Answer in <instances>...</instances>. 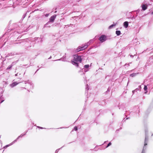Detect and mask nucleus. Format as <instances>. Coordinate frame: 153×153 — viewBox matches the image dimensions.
<instances>
[{
    "label": "nucleus",
    "instance_id": "obj_39",
    "mask_svg": "<svg viewBox=\"0 0 153 153\" xmlns=\"http://www.w3.org/2000/svg\"><path fill=\"white\" fill-rule=\"evenodd\" d=\"M130 63H128V64H126L125 65L126 66V65H128L127 66H129V64Z\"/></svg>",
    "mask_w": 153,
    "mask_h": 153
},
{
    "label": "nucleus",
    "instance_id": "obj_59",
    "mask_svg": "<svg viewBox=\"0 0 153 153\" xmlns=\"http://www.w3.org/2000/svg\"><path fill=\"white\" fill-rule=\"evenodd\" d=\"M26 0H25V1H26Z\"/></svg>",
    "mask_w": 153,
    "mask_h": 153
},
{
    "label": "nucleus",
    "instance_id": "obj_6",
    "mask_svg": "<svg viewBox=\"0 0 153 153\" xmlns=\"http://www.w3.org/2000/svg\"><path fill=\"white\" fill-rule=\"evenodd\" d=\"M107 37L105 35H102L99 38V40L102 42H103L106 40Z\"/></svg>",
    "mask_w": 153,
    "mask_h": 153
},
{
    "label": "nucleus",
    "instance_id": "obj_36",
    "mask_svg": "<svg viewBox=\"0 0 153 153\" xmlns=\"http://www.w3.org/2000/svg\"><path fill=\"white\" fill-rule=\"evenodd\" d=\"M138 88L139 89V91H140V89H141V86H138Z\"/></svg>",
    "mask_w": 153,
    "mask_h": 153
},
{
    "label": "nucleus",
    "instance_id": "obj_19",
    "mask_svg": "<svg viewBox=\"0 0 153 153\" xmlns=\"http://www.w3.org/2000/svg\"><path fill=\"white\" fill-rule=\"evenodd\" d=\"M132 13H129V15L130 16V17L129 18H131V19H133V18L135 19V17H134V16L132 17Z\"/></svg>",
    "mask_w": 153,
    "mask_h": 153
},
{
    "label": "nucleus",
    "instance_id": "obj_23",
    "mask_svg": "<svg viewBox=\"0 0 153 153\" xmlns=\"http://www.w3.org/2000/svg\"><path fill=\"white\" fill-rule=\"evenodd\" d=\"M85 89H86L87 91H88V90H89V88H88V85H86Z\"/></svg>",
    "mask_w": 153,
    "mask_h": 153
},
{
    "label": "nucleus",
    "instance_id": "obj_54",
    "mask_svg": "<svg viewBox=\"0 0 153 153\" xmlns=\"http://www.w3.org/2000/svg\"><path fill=\"white\" fill-rule=\"evenodd\" d=\"M34 10V11H36V10Z\"/></svg>",
    "mask_w": 153,
    "mask_h": 153
},
{
    "label": "nucleus",
    "instance_id": "obj_2",
    "mask_svg": "<svg viewBox=\"0 0 153 153\" xmlns=\"http://www.w3.org/2000/svg\"><path fill=\"white\" fill-rule=\"evenodd\" d=\"M1 7L3 5V8H5L4 7L6 5H13V2L11 0H1Z\"/></svg>",
    "mask_w": 153,
    "mask_h": 153
},
{
    "label": "nucleus",
    "instance_id": "obj_46",
    "mask_svg": "<svg viewBox=\"0 0 153 153\" xmlns=\"http://www.w3.org/2000/svg\"><path fill=\"white\" fill-rule=\"evenodd\" d=\"M108 142V141H105L104 142V143H106V142Z\"/></svg>",
    "mask_w": 153,
    "mask_h": 153
},
{
    "label": "nucleus",
    "instance_id": "obj_34",
    "mask_svg": "<svg viewBox=\"0 0 153 153\" xmlns=\"http://www.w3.org/2000/svg\"><path fill=\"white\" fill-rule=\"evenodd\" d=\"M134 90L135 91V92H137V91H139V89L138 88H137Z\"/></svg>",
    "mask_w": 153,
    "mask_h": 153
},
{
    "label": "nucleus",
    "instance_id": "obj_27",
    "mask_svg": "<svg viewBox=\"0 0 153 153\" xmlns=\"http://www.w3.org/2000/svg\"><path fill=\"white\" fill-rule=\"evenodd\" d=\"M2 97V96H1V103L2 102L4 101V99H2V97Z\"/></svg>",
    "mask_w": 153,
    "mask_h": 153
},
{
    "label": "nucleus",
    "instance_id": "obj_4",
    "mask_svg": "<svg viewBox=\"0 0 153 153\" xmlns=\"http://www.w3.org/2000/svg\"><path fill=\"white\" fill-rule=\"evenodd\" d=\"M74 61L79 62H81L82 60L81 56L77 55H75L74 56Z\"/></svg>",
    "mask_w": 153,
    "mask_h": 153
},
{
    "label": "nucleus",
    "instance_id": "obj_18",
    "mask_svg": "<svg viewBox=\"0 0 153 153\" xmlns=\"http://www.w3.org/2000/svg\"><path fill=\"white\" fill-rule=\"evenodd\" d=\"M89 65H85L84 66V68H85V69H89Z\"/></svg>",
    "mask_w": 153,
    "mask_h": 153
},
{
    "label": "nucleus",
    "instance_id": "obj_1",
    "mask_svg": "<svg viewBox=\"0 0 153 153\" xmlns=\"http://www.w3.org/2000/svg\"><path fill=\"white\" fill-rule=\"evenodd\" d=\"M93 42V39L90 40V41L85 43L84 45H82V46H79L77 48L76 50V52H78L80 51H82L85 50L86 48L88 46V45H89L90 44L92 43Z\"/></svg>",
    "mask_w": 153,
    "mask_h": 153
},
{
    "label": "nucleus",
    "instance_id": "obj_56",
    "mask_svg": "<svg viewBox=\"0 0 153 153\" xmlns=\"http://www.w3.org/2000/svg\"><path fill=\"white\" fill-rule=\"evenodd\" d=\"M30 85H31H31L30 84Z\"/></svg>",
    "mask_w": 153,
    "mask_h": 153
},
{
    "label": "nucleus",
    "instance_id": "obj_47",
    "mask_svg": "<svg viewBox=\"0 0 153 153\" xmlns=\"http://www.w3.org/2000/svg\"><path fill=\"white\" fill-rule=\"evenodd\" d=\"M39 69H38L37 70V71H36V72L35 73H36V72L37 71H38L39 70Z\"/></svg>",
    "mask_w": 153,
    "mask_h": 153
},
{
    "label": "nucleus",
    "instance_id": "obj_21",
    "mask_svg": "<svg viewBox=\"0 0 153 153\" xmlns=\"http://www.w3.org/2000/svg\"><path fill=\"white\" fill-rule=\"evenodd\" d=\"M16 54L15 53H9L7 55V56H12L13 55H15Z\"/></svg>",
    "mask_w": 153,
    "mask_h": 153
},
{
    "label": "nucleus",
    "instance_id": "obj_25",
    "mask_svg": "<svg viewBox=\"0 0 153 153\" xmlns=\"http://www.w3.org/2000/svg\"><path fill=\"white\" fill-rule=\"evenodd\" d=\"M13 142H13V143H12L11 145H7L6 146H4V149H6V148H7V147H8V146H9L11 145L13 143Z\"/></svg>",
    "mask_w": 153,
    "mask_h": 153
},
{
    "label": "nucleus",
    "instance_id": "obj_16",
    "mask_svg": "<svg viewBox=\"0 0 153 153\" xmlns=\"http://www.w3.org/2000/svg\"><path fill=\"white\" fill-rule=\"evenodd\" d=\"M88 70L89 69H85L84 68L82 69V71L83 72H84L85 73L88 71Z\"/></svg>",
    "mask_w": 153,
    "mask_h": 153
},
{
    "label": "nucleus",
    "instance_id": "obj_55",
    "mask_svg": "<svg viewBox=\"0 0 153 153\" xmlns=\"http://www.w3.org/2000/svg\"><path fill=\"white\" fill-rule=\"evenodd\" d=\"M56 11L55 12V13H56Z\"/></svg>",
    "mask_w": 153,
    "mask_h": 153
},
{
    "label": "nucleus",
    "instance_id": "obj_45",
    "mask_svg": "<svg viewBox=\"0 0 153 153\" xmlns=\"http://www.w3.org/2000/svg\"><path fill=\"white\" fill-rule=\"evenodd\" d=\"M18 75V73L15 74V76H17Z\"/></svg>",
    "mask_w": 153,
    "mask_h": 153
},
{
    "label": "nucleus",
    "instance_id": "obj_32",
    "mask_svg": "<svg viewBox=\"0 0 153 153\" xmlns=\"http://www.w3.org/2000/svg\"><path fill=\"white\" fill-rule=\"evenodd\" d=\"M26 13L24 15H23V16H22V18H23V19L26 16Z\"/></svg>",
    "mask_w": 153,
    "mask_h": 153
},
{
    "label": "nucleus",
    "instance_id": "obj_11",
    "mask_svg": "<svg viewBox=\"0 0 153 153\" xmlns=\"http://www.w3.org/2000/svg\"><path fill=\"white\" fill-rule=\"evenodd\" d=\"M128 22L126 21L123 23V26L126 28L128 27Z\"/></svg>",
    "mask_w": 153,
    "mask_h": 153
},
{
    "label": "nucleus",
    "instance_id": "obj_42",
    "mask_svg": "<svg viewBox=\"0 0 153 153\" xmlns=\"http://www.w3.org/2000/svg\"><path fill=\"white\" fill-rule=\"evenodd\" d=\"M129 117H127V118H126V120H124V121H125L126 120H128V119H129Z\"/></svg>",
    "mask_w": 153,
    "mask_h": 153
},
{
    "label": "nucleus",
    "instance_id": "obj_12",
    "mask_svg": "<svg viewBox=\"0 0 153 153\" xmlns=\"http://www.w3.org/2000/svg\"><path fill=\"white\" fill-rule=\"evenodd\" d=\"M66 60V56H63L62 58H61L59 59H58L56 60H55L58 61V60H62V61H65Z\"/></svg>",
    "mask_w": 153,
    "mask_h": 153
},
{
    "label": "nucleus",
    "instance_id": "obj_26",
    "mask_svg": "<svg viewBox=\"0 0 153 153\" xmlns=\"http://www.w3.org/2000/svg\"><path fill=\"white\" fill-rule=\"evenodd\" d=\"M111 142H109L107 145V146H106V148L108 147H109V146H110V145H111Z\"/></svg>",
    "mask_w": 153,
    "mask_h": 153
},
{
    "label": "nucleus",
    "instance_id": "obj_48",
    "mask_svg": "<svg viewBox=\"0 0 153 153\" xmlns=\"http://www.w3.org/2000/svg\"><path fill=\"white\" fill-rule=\"evenodd\" d=\"M65 26H68V27H69V25H65Z\"/></svg>",
    "mask_w": 153,
    "mask_h": 153
},
{
    "label": "nucleus",
    "instance_id": "obj_15",
    "mask_svg": "<svg viewBox=\"0 0 153 153\" xmlns=\"http://www.w3.org/2000/svg\"><path fill=\"white\" fill-rule=\"evenodd\" d=\"M138 74L133 73L130 75V76L133 77L135 76Z\"/></svg>",
    "mask_w": 153,
    "mask_h": 153
},
{
    "label": "nucleus",
    "instance_id": "obj_31",
    "mask_svg": "<svg viewBox=\"0 0 153 153\" xmlns=\"http://www.w3.org/2000/svg\"><path fill=\"white\" fill-rule=\"evenodd\" d=\"M3 82L4 83V84H5V85H4V87H6V85L7 84V82Z\"/></svg>",
    "mask_w": 153,
    "mask_h": 153
},
{
    "label": "nucleus",
    "instance_id": "obj_53",
    "mask_svg": "<svg viewBox=\"0 0 153 153\" xmlns=\"http://www.w3.org/2000/svg\"><path fill=\"white\" fill-rule=\"evenodd\" d=\"M32 88H33V85H32Z\"/></svg>",
    "mask_w": 153,
    "mask_h": 153
},
{
    "label": "nucleus",
    "instance_id": "obj_17",
    "mask_svg": "<svg viewBox=\"0 0 153 153\" xmlns=\"http://www.w3.org/2000/svg\"><path fill=\"white\" fill-rule=\"evenodd\" d=\"M146 149V147L145 146H144L141 153H145V150Z\"/></svg>",
    "mask_w": 153,
    "mask_h": 153
},
{
    "label": "nucleus",
    "instance_id": "obj_57",
    "mask_svg": "<svg viewBox=\"0 0 153 153\" xmlns=\"http://www.w3.org/2000/svg\"><path fill=\"white\" fill-rule=\"evenodd\" d=\"M25 74V73H24V74Z\"/></svg>",
    "mask_w": 153,
    "mask_h": 153
},
{
    "label": "nucleus",
    "instance_id": "obj_20",
    "mask_svg": "<svg viewBox=\"0 0 153 153\" xmlns=\"http://www.w3.org/2000/svg\"><path fill=\"white\" fill-rule=\"evenodd\" d=\"M116 25V24H113L111 25H110L109 27H108V28L109 29H111V28H113V27H114V26H115Z\"/></svg>",
    "mask_w": 153,
    "mask_h": 153
},
{
    "label": "nucleus",
    "instance_id": "obj_9",
    "mask_svg": "<svg viewBox=\"0 0 153 153\" xmlns=\"http://www.w3.org/2000/svg\"><path fill=\"white\" fill-rule=\"evenodd\" d=\"M18 83H17L16 82H14L12 83V84H10V86L11 87L13 88L14 87L16 86L17 85H18Z\"/></svg>",
    "mask_w": 153,
    "mask_h": 153
},
{
    "label": "nucleus",
    "instance_id": "obj_5",
    "mask_svg": "<svg viewBox=\"0 0 153 153\" xmlns=\"http://www.w3.org/2000/svg\"><path fill=\"white\" fill-rule=\"evenodd\" d=\"M56 15H54L52 16L49 19V21L45 25V26L47 25L50 22H53L55 19L56 18Z\"/></svg>",
    "mask_w": 153,
    "mask_h": 153
},
{
    "label": "nucleus",
    "instance_id": "obj_13",
    "mask_svg": "<svg viewBox=\"0 0 153 153\" xmlns=\"http://www.w3.org/2000/svg\"><path fill=\"white\" fill-rule=\"evenodd\" d=\"M147 89H148V88L147 87V86L146 85H145L144 88V89L145 91H146L145 92V94H147V92H148V91H147Z\"/></svg>",
    "mask_w": 153,
    "mask_h": 153
},
{
    "label": "nucleus",
    "instance_id": "obj_44",
    "mask_svg": "<svg viewBox=\"0 0 153 153\" xmlns=\"http://www.w3.org/2000/svg\"><path fill=\"white\" fill-rule=\"evenodd\" d=\"M51 56L49 58H48V59H51Z\"/></svg>",
    "mask_w": 153,
    "mask_h": 153
},
{
    "label": "nucleus",
    "instance_id": "obj_49",
    "mask_svg": "<svg viewBox=\"0 0 153 153\" xmlns=\"http://www.w3.org/2000/svg\"><path fill=\"white\" fill-rule=\"evenodd\" d=\"M80 0H77V1H80Z\"/></svg>",
    "mask_w": 153,
    "mask_h": 153
},
{
    "label": "nucleus",
    "instance_id": "obj_29",
    "mask_svg": "<svg viewBox=\"0 0 153 153\" xmlns=\"http://www.w3.org/2000/svg\"><path fill=\"white\" fill-rule=\"evenodd\" d=\"M110 89L109 88H108L107 91L105 92L106 94V93L108 92H109L110 91Z\"/></svg>",
    "mask_w": 153,
    "mask_h": 153
},
{
    "label": "nucleus",
    "instance_id": "obj_14",
    "mask_svg": "<svg viewBox=\"0 0 153 153\" xmlns=\"http://www.w3.org/2000/svg\"><path fill=\"white\" fill-rule=\"evenodd\" d=\"M116 34L117 36H119L121 34V32L120 30H116Z\"/></svg>",
    "mask_w": 153,
    "mask_h": 153
},
{
    "label": "nucleus",
    "instance_id": "obj_28",
    "mask_svg": "<svg viewBox=\"0 0 153 153\" xmlns=\"http://www.w3.org/2000/svg\"><path fill=\"white\" fill-rule=\"evenodd\" d=\"M62 148V147H61V148H60V149H56V151H55V153H58V152H59V150L60 149H61Z\"/></svg>",
    "mask_w": 153,
    "mask_h": 153
},
{
    "label": "nucleus",
    "instance_id": "obj_7",
    "mask_svg": "<svg viewBox=\"0 0 153 153\" xmlns=\"http://www.w3.org/2000/svg\"><path fill=\"white\" fill-rule=\"evenodd\" d=\"M27 131H25V134H21V135H20L19 136V137H18L17 138V139L15 140L14 141V142L13 143H15V142H16V141L20 138V137H22L23 136L26 135V133H27Z\"/></svg>",
    "mask_w": 153,
    "mask_h": 153
},
{
    "label": "nucleus",
    "instance_id": "obj_37",
    "mask_svg": "<svg viewBox=\"0 0 153 153\" xmlns=\"http://www.w3.org/2000/svg\"><path fill=\"white\" fill-rule=\"evenodd\" d=\"M39 16H37L36 17V19H38L39 18Z\"/></svg>",
    "mask_w": 153,
    "mask_h": 153
},
{
    "label": "nucleus",
    "instance_id": "obj_52",
    "mask_svg": "<svg viewBox=\"0 0 153 153\" xmlns=\"http://www.w3.org/2000/svg\"><path fill=\"white\" fill-rule=\"evenodd\" d=\"M152 14H153V11L152 12Z\"/></svg>",
    "mask_w": 153,
    "mask_h": 153
},
{
    "label": "nucleus",
    "instance_id": "obj_24",
    "mask_svg": "<svg viewBox=\"0 0 153 153\" xmlns=\"http://www.w3.org/2000/svg\"><path fill=\"white\" fill-rule=\"evenodd\" d=\"M16 62H17V61L15 62H13L12 63V64L11 65L13 66L14 65H15L16 64Z\"/></svg>",
    "mask_w": 153,
    "mask_h": 153
},
{
    "label": "nucleus",
    "instance_id": "obj_3",
    "mask_svg": "<svg viewBox=\"0 0 153 153\" xmlns=\"http://www.w3.org/2000/svg\"><path fill=\"white\" fill-rule=\"evenodd\" d=\"M145 137L144 141V146L146 147V146L147 145V143L148 141V130L147 129H145Z\"/></svg>",
    "mask_w": 153,
    "mask_h": 153
},
{
    "label": "nucleus",
    "instance_id": "obj_41",
    "mask_svg": "<svg viewBox=\"0 0 153 153\" xmlns=\"http://www.w3.org/2000/svg\"><path fill=\"white\" fill-rule=\"evenodd\" d=\"M132 93H133V94H134V93L135 92V91L134 90H133L132 91Z\"/></svg>",
    "mask_w": 153,
    "mask_h": 153
},
{
    "label": "nucleus",
    "instance_id": "obj_8",
    "mask_svg": "<svg viewBox=\"0 0 153 153\" xmlns=\"http://www.w3.org/2000/svg\"><path fill=\"white\" fill-rule=\"evenodd\" d=\"M77 62H78L77 61H74V60L73 61H72V63L73 65H75V66H76L77 67H78V63Z\"/></svg>",
    "mask_w": 153,
    "mask_h": 153
},
{
    "label": "nucleus",
    "instance_id": "obj_33",
    "mask_svg": "<svg viewBox=\"0 0 153 153\" xmlns=\"http://www.w3.org/2000/svg\"><path fill=\"white\" fill-rule=\"evenodd\" d=\"M24 83L25 84L28 83V80L27 81H24Z\"/></svg>",
    "mask_w": 153,
    "mask_h": 153
},
{
    "label": "nucleus",
    "instance_id": "obj_10",
    "mask_svg": "<svg viewBox=\"0 0 153 153\" xmlns=\"http://www.w3.org/2000/svg\"><path fill=\"white\" fill-rule=\"evenodd\" d=\"M142 9L143 10H146L147 8V6L145 4H143L142 6Z\"/></svg>",
    "mask_w": 153,
    "mask_h": 153
},
{
    "label": "nucleus",
    "instance_id": "obj_51",
    "mask_svg": "<svg viewBox=\"0 0 153 153\" xmlns=\"http://www.w3.org/2000/svg\"><path fill=\"white\" fill-rule=\"evenodd\" d=\"M85 74V73H83V74Z\"/></svg>",
    "mask_w": 153,
    "mask_h": 153
},
{
    "label": "nucleus",
    "instance_id": "obj_43",
    "mask_svg": "<svg viewBox=\"0 0 153 153\" xmlns=\"http://www.w3.org/2000/svg\"><path fill=\"white\" fill-rule=\"evenodd\" d=\"M130 56L131 57H133V56L132 55H130Z\"/></svg>",
    "mask_w": 153,
    "mask_h": 153
},
{
    "label": "nucleus",
    "instance_id": "obj_50",
    "mask_svg": "<svg viewBox=\"0 0 153 153\" xmlns=\"http://www.w3.org/2000/svg\"><path fill=\"white\" fill-rule=\"evenodd\" d=\"M10 6H7V7H10Z\"/></svg>",
    "mask_w": 153,
    "mask_h": 153
},
{
    "label": "nucleus",
    "instance_id": "obj_30",
    "mask_svg": "<svg viewBox=\"0 0 153 153\" xmlns=\"http://www.w3.org/2000/svg\"><path fill=\"white\" fill-rule=\"evenodd\" d=\"M74 130L76 131H77V128L76 126H75L74 128Z\"/></svg>",
    "mask_w": 153,
    "mask_h": 153
},
{
    "label": "nucleus",
    "instance_id": "obj_38",
    "mask_svg": "<svg viewBox=\"0 0 153 153\" xmlns=\"http://www.w3.org/2000/svg\"><path fill=\"white\" fill-rule=\"evenodd\" d=\"M44 27H51V26L50 25L48 26V25H46V26H45V25Z\"/></svg>",
    "mask_w": 153,
    "mask_h": 153
},
{
    "label": "nucleus",
    "instance_id": "obj_58",
    "mask_svg": "<svg viewBox=\"0 0 153 153\" xmlns=\"http://www.w3.org/2000/svg\"><path fill=\"white\" fill-rule=\"evenodd\" d=\"M152 1H153V0H151Z\"/></svg>",
    "mask_w": 153,
    "mask_h": 153
},
{
    "label": "nucleus",
    "instance_id": "obj_35",
    "mask_svg": "<svg viewBox=\"0 0 153 153\" xmlns=\"http://www.w3.org/2000/svg\"><path fill=\"white\" fill-rule=\"evenodd\" d=\"M49 15V13H48V14H46L45 15V17H47Z\"/></svg>",
    "mask_w": 153,
    "mask_h": 153
},
{
    "label": "nucleus",
    "instance_id": "obj_22",
    "mask_svg": "<svg viewBox=\"0 0 153 153\" xmlns=\"http://www.w3.org/2000/svg\"><path fill=\"white\" fill-rule=\"evenodd\" d=\"M12 67V66L10 65L8 66V67L7 68V70H11V69Z\"/></svg>",
    "mask_w": 153,
    "mask_h": 153
},
{
    "label": "nucleus",
    "instance_id": "obj_40",
    "mask_svg": "<svg viewBox=\"0 0 153 153\" xmlns=\"http://www.w3.org/2000/svg\"><path fill=\"white\" fill-rule=\"evenodd\" d=\"M37 127L39 128H40L42 129L44 128H43L41 127H40V126H37Z\"/></svg>",
    "mask_w": 153,
    "mask_h": 153
}]
</instances>
